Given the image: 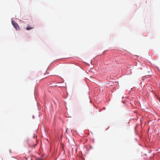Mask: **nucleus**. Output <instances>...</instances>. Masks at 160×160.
<instances>
[{
	"label": "nucleus",
	"mask_w": 160,
	"mask_h": 160,
	"mask_svg": "<svg viewBox=\"0 0 160 160\" xmlns=\"http://www.w3.org/2000/svg\"><path fill=\"white\" fill-rule=\"evenodd\" d=\"M12 22L13 26L17 30H19L20 29L19 26L15 21L12 20Z\"/></svg>",
	"instance_id": "1"
},
{
	"label": "nucleus",
	"mask_w": 160,
	"mask_h": 160,
	"mask_svg": "<svg viewBox=\"0 0 160 160\" xmlns=\"http://www.w3.org/2000/svg\"><path fill=\"white\" fill-rule=\"evenodd\" d=\"M33 27L32 26H28L26 28V29L28 30H30L31 29H33Z\"/></svg>",
	"instance_id": "2"
},
{
	"label": "nucleus",
	"mask_w": 160,
	"mask_h": 160,
	"mask_svg": "<svg viewBox=\"0 0 160 160\" xmlns=\"http://www.w3.org/2000/svg\"><path fill=\"white\" fill-rule=\"evenodd\" d=\"M157 99H159V98L158 97H157Z\"/></svg>",
	"instance_id": "3"
},
{
	"label": "nucleus",
	"mask_w": 160,
	"mask_h": 160,
	"mask_svg": "<svg viewBox=\"0 0 160 160\" xmlns=\"http://www.w3.org/2000/svg\"><path fill=\"white\" fill-rule=\"evenodd\" d=\"M67 129H66V132H67Z\"/></svg>",
	"instance_id": "4"
},
{
	"label": "nucleus",
	"mask_w": 160,
	"mask_h": 160,
	"mask_svg": "<svg viewBox=\"0 0 160 160\" xmlns=\"http://www.w3.org/2000/svg\"><path fill=\"white\" fill-rule=\"evenodd\" d=\"M37 144H35V146Z\"/></svg>",
	"instance_id": "5"
}]
</instances>
